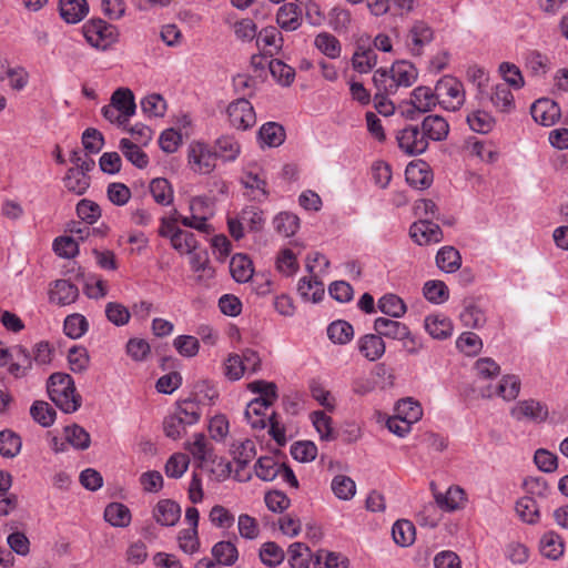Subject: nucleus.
<instances>
[{
  "mask_svg": "<svg viewBox=\"0 0 568 568\" xmlns=\"http://www.w3.org/2000/svg\"><path fill=\"white\" fill-rule=\"evenodd\" d=\"M418 77L415 65L408 61H396L389 71L378 69L373 75V82L377 90L386 94H395L399 88L413 85Z\"/></svg>",
  "mask_w": 568,
  "mask_h": 568,
  "instance_id": "obj_1",
  "label": "nucleus"
},
{
  "mask_svg": "<svg viewBox=\"0 0 568 568\" xmlns=\"http://www.w3.org/2000/svg\"><path fill=\"white\" fill-rule=\"evenodd\" d=\"M48 394L63 413H74L81 406L82 398L77 393L74 381L68 374H52L48 381Z\"/></svg>",
  "mask_w": 568,
  "mask_h": 568,
  "instance_id": "obj_2",
  "label": "nucleus"
},
{
  "mask_svg": "<svg viewBox=\"0 0 568 568\" xmlns=\"http://www.w3.org/2000/svg\"><path fill=\"white\" fill-rule=\"evenodd\" d=\"M81 29L88 44L99 51H106L119 41L118 27L100 18L88 20Z\"/></svg>",
  "mask_w": 568,
  "mask_h": 568,
  "instance_id": "obj_3",
  "label": "nucleus"
},
{
  "mask_svg": "<svg viewBox=\"0 0 568 568\" xmlns=\"http://www.w3.org/2000/svg\"><path fill=\"white\" fill-rule=\"evenodd\" d=\"M438 104L447 111H457L465 103L463 83L454 77H444L436 83Z\"/></svg>",
  "mask_w": 568,
  "mask_h": 568,
  "instance_id": "obj_4",
  "label": "nucleus"
},
{
  "mask_svg": "<svg viewBox=\"0 0 568 568\" xmlns=\"http://www.w3.org/2000/svg\"><path fill=\"white\" fill-rule=\"evenodd\" d=\"M241 183L244 187V196L250 201L262 203L268 197L265 172L256 164H248L244 170Z\"/></svg>",
  "mask_w": 568,
  "mask_h": 568,
  "instance_id": "obj_5",
  "label": "nucleus"
},
{
  "mask_svg": "<svg viewBox=\"0 0 568 568\" xmlns=\"http://www.w3.org/2000/svg\"><path fill=\"white\" fill-rule=\"evenodd\" d=\"M217 154L212 151L209 144L193 141L187 149V164L190 169L199 174L211 173L216 165Z\"/></svg>",
  "mask_w": 568,
  "mask_h": 568,
  "instance_id": "obj_6",
  "label": "nucleus"
},
{
  "mask_svg": "<svg viewBox=\"0 0 568 568\" xmlns=\"http://www.w3.org/2000/svg\"><path fill=\"white\" fill-rule=\"evenodd\" d=\"M231 126L237 130H247L256 123V114L253 105L246 99H237L231 102L226 109Z\"/></svg>",
  "mask_w": 568,
  "mask_h": 568,
  "instance_id": "obj_7",
  "label": "nucleus"
},
{
  "mask_svg": "<svg viewBox=\"0 0 568 568\" xmlns=\"http://www.w3.org/2000/svg\"><path fill=\"white\" fill-rule=\"evenodd\" d=\"M396 140L399 149L408 155L422 154L428 148L426 136L417 125L409 124L399 130Z\"/></svg>",
  "mask_w": 568,
  "mask_h": 568,
  "instance_id": "obj_8",
  "label": "nucleus"
},
{
  "mask_svg": "<svg viewBox=\"0 0 568 568\" xmlns=\"http://www.w3.org/2000/svg\"><path fill=\"white\" fill-rule=\"evenodd\" d=\"M409 235L418 245L438 243L443 240V232L439 225L427 219L413 223L409 229Z\"/></svg>",
  "mask_w": 568,
  "mask_h": 568,
  "instance_id": "obj_9",
  "label": "nucleus"
},
{
  "mask_svg": "<svg viewBox=\"0 0 568 568\" xmlns=\"http://www.w3.org/2000/svg\"><path fill=\"white\" fill-rule=\"evenodd\" d=\"M433 38V29L425 21L417 20L413 23L408 31L406 45L412 54L420 55L423 48L430 43Z\"/></svg>",
  "mask_w": 568,
  "mask_h": 568,
  "instance_id": "obj_10",
  "label": "nucleus"
},
{
  "mask_svg": "<svg viewBox=\"0 0 568 568\" xmlns=\"http://www.w3.org/2000/svg\"><path fill=\"white\" fill-rule=\"evenodd\" d=\"M510 414L518 422H544L548 416V408L535 399H525L518 402L511 408Z\"/></svg>",
  "mask_w": 568,
  "mask_h": 568,
  "instance_id": "obj_11",
  "label": "nucleus"
},
{
  "mask_svg": "<svg viewBox=\"0 0 568 568\" xmlns=\"http://www.w3.org/2000/svg\"><path fill=\"white\" fill-rule=\"evenodd\" d=\"M532 119L544 125L551 126L560 118V106L550 99H539L530 108Z\"/></svg>",
  "mask_w": 568,
  "mask_h": 568,
  "instance_id": "obj_12",
  "label": "nucleus"
},
{
  "mask_svg": "<svg viewBox=\"0 0 568 568\" xmlns=\"http://www.w3.org/2000/svg\"><path fill=\"white\" fill-rule=\"evenodd\" d=\"M374 329L382 338L404 341L410 337V331L406 324L387 317H377L374 321Z\"/></svg>",
  "mask_w": 568,
  "mask_h": 568,
  "instance_id": "obj_13",
  "label": "nucleus"
},
{
  "mask_svg": "<svg viewBox=\"0 0 568 568\" xmlns=\"http://www.w3.org/2000/svg\"><path fill=\"white\" fill-rule=\"evenodd\" d=\"M78 296V287L68 280H57L49 290L50 302L59 306L74 303Z\"/></svg>",
  "mask_w": 568,
  "mask_h": 568,
  "instance_id": "obj_14",
  "label": "nucleus"
},
{
  "mask_svg": "<svg viewBox=\"0 0 568 568\" xmlns=\"http://www.w3.org/2000/svg\"><path fill=\"white\" fill-rule=\"evenodd\" d=\"M357 347L359 353L371 362L379 359L386 349L383 338L377 333L359 337Z\"/></svg>",
  "mask_w": 568,
  "mask_h": 568,
  "instance_id": "obj_15",
  "label": "nucleus"
},
{
  "mask_svg": "<svg viewBox=\"0 0 568 568\" xmlns=\"http://www.w3.org/2000/svg\"><path fill=\"white\" fill-rule=\"evenodd\" d=\"M565 548L564 539L554 530L545 532L540 538V554L550 560H558L561 558L565 554Z\"/></svg>",
  "mask_w": 568,
  "mask_h": 568,
  "instance_id": "obj_16",
  "label": "nucleus"
},
{
  "mask_svg": "<svg viewBox=\"0 0 568 568\" xmlns=\"http://www.w3.org/2000/svg\"><path fill=\"white\" fill-rule=\"evenodd\" d=\"M297 292L304 301L317 303L324 296V283L318 275L313 273L311 276H303L297 284Z\"/></svg>",
  "mask_w": 568,
  "mask_h": 568,
  "instance_id": "obj_17",
  "label": "nucleus"
},
{
  "mask_svg": "<svg viewBox=\"0 0 568 568\" xmlns=\"http://www.w3.org/2000/svg\"><path fill=\"white\" fill-rule=\"evenodd\" d=\"M153 517L162 526H174L181 517V507L173 500L162 499L155 505Z\"/></svg>",
  "mask_w": 568,
  "mask_h": 568,
  "instance_id": "obj_18",
  "label": "nucleus"
},
{
  "mask_svg": "<svg viewBox=\"0 0 568 568\" xmlns=\"http://www.w3.org/2000/svg\"><path fill=\"white\" fill-rule=\"evenodd\" d=\"M59 11L67 23H78L89 13L87 0H60Z\"/></svg>",
  "mask_w": 568,
  "mask_h": 568,
  "instance_id": "obj_19",
  "label": "nucleus"
},
{
  "mask_svg": "<svg viewBox=\"0 0 568 568\" xmlns=\"http://www.w3.org/2000/svg\"><path fill=\"white\" fill-rule=\"evenodd\" d=\"M276 22L285 31H295L302 24V10L296 3H285L277 10Z\"/></svg>",
  "mask_w": 568,
  "mask_h": 568,
  "instance_id": "obj_20",
  "label": "nucleus"
},
{
  "mask_svg": "<svg viewBox=\"0 0 568 568\" xmlns=\"http://www.w3.org/2000/svg\"><path fill=\"white\" fill-rule=\"evenodd\" d=\"M422 131L427 141H443L449 133V124L440 115H428L423 120Z\"/></svg>",
  "mask_w": 568,
  "mask_h": 568,
  "instance_id": "obj_21",
  "label": "nucleus"
},
{
  "mask_svg": "<svg viewBox=\"0 0 568 568\" xmlns=\"http://www.w3.org/2000/svg\"><path fill=\"white\" fill-rule=\"evenodd\" d=\"M410 103L419 112H428L438 104L436 88L420 85L410 93Z\"/></svg>",
  "mask_w": 568,
  "mask_h": 568,
  "instance_id": "obj_22",
  "label": "nucleus"
},
{
  "mask_svg": "<svg viewBox=\"0 0 568 568\" xmlns=\"http://www.w3.org/2000/svg\"><path fill=\"white\" fill-rule=\"evenodd\" d=\"M282 33L275 27L263 28L258 34L256 43L262 45L265 50V54L273 57L280 53L283 48Z\"/></svg>",
  "mask_w": 568,
  "mask_h": 568,
  "instance_id": "obj_23",
  "label": "nucleus"
},
{
  "mask_svg": "<svg viewBox=\"0 0 568 568\" xmlns=\"http://www.w3.org/2000/svg\"><path fill=\"white\" fill-rule=\"evenodd\" d=\"M267 407L258 400H251L245 409L244 417L247 424L254 430H263L267 427L268 417Z\"/></svg>",
  "mask_w": 568,
  "mask_h": 568,
  "instance_id": "obj_24",
  "label": "nucleus"
},
{
  "mask_svg": "<svg viewBox=\"0 0 568 568\" xmlns=\"http://www.w3.org/2000/svg\"><path fill=\"white\" fill-rule=\"evenodd\" d=\"M490 101L495 109L503 113H509L515 109V98L506 83L493 87Z\"/></svg>",
  "mask_w": 568,
  "mask_h": 568,
  "instance_id": "obj_25",
  "label": "nucleus"
},
{
  "mask_svg": "<svg viewBox=\"0 0 568 568\" xmlns=\"http://www.w3.org/2000/svg\"><path fill=\"white\" fill-rule=\"evenodd\" d=\"M230 272L236 282L245 283L253 276V263L247 255L235 254L230 262Z\"/></svg>",
  "mask_w": 568,
  "mask_h": 568,
  "instance_id": "obj_26",
  "label": "nucleus"
},
{
  "mask_svg": "<svg viewBox=\"0 0 568 568\" xmlns=\"http://www.w3.org/2000/svg\"><path fill=\"white\" fill-rule=\"evenodd\" d=\"M425 329L436 339H445L453 333V325L448 317L429 315L425 318Z\"/></svg>",
  "mask_w": 568,
  "mask_h": 568,
  "instance_id": "obj_27",
  "label": "nucleus"
},
{
  "mask_svg": "<svg viewBox=\"0 0 568 568\" xmlns=\"http://www.w3.org/2000/svg\"><path fill=\"white\" fill-rule=\"evenodd\" d=\"M435 499L442 509L454 511L463 507L465 491L458 486H450L445 494H436Z\"/></svg>",
  "mask_w": 568,
  "mask_h": 568,
  "instance_id": "obj_28",
  "label": "nucleus"
},
{
  "mask_svg": "<svg viewBox=\"0 0 568 568\" xmlns=\"http://www.w3.org/2000/svg\"><path fill=\"white\" fill-rule=\"evenodd\" d=\"M258 140L263 146L276 148L285 140V131L275 122L263 124L258 131Z\"/></svg>",
  "mask_w": 568,
  "mask_h": 568,
  "instance_id": "obj_29",
  "label": "nucleus"
},
{
  "mask_svg": "<svg viewBox=\"0 0 568 568\" xmlns=\"http://www.w3.org/2000/svg\"><path fill=\"white\" fill-rule=\"evenodd\" d=\"M377 63L375 49L359 45L352 57L353 69L359 73H368Z\"/></svg>",
  "mask_w": 568,
  "mask_h": 568,
  "instance_id": "obj_30",
  "label": "nucleus"
},
{
  "mask_svg": "<svg viewBox=\"0 0 568 568\" xmlns=\"http://www.w3.org/2000/svg\"><path fill=\"white\" fill-rule=\"evenodd\" d=\"M64 187L77 195H82L90 186V176L79 169L70 168L63 178Z\"/></svg>",
  "mask_w": 568,
  "mask_h": 568,
  "instance_id": "obj_31",
  "label": "nucleus"
},
{
  "mask_svg": "<svg viewBox=\"0 0 568 568\" xmlns=\"http://www.w3.org/2000/svg\"><path fill=\"white\" fill-rule=\"evenodd\" d=\"M31 367V357L27 348L17 345L11 348L9 373L14 377H22Z\"/></svg>",
  "mask_w": 568,
  "mask_h": 568,
  "instance_id": "obj_32",
  "label": "nucleus"
},
{
  "mask_svg": "<svg viewBox=\"0 0 568 568\" xmlns=\"http://www.w3.org/2000/svg\"><path fill=\"white\" fill-rule=\"evenodd\" d=\"M436 264L442 271L454 273L462 265L460 253L453 246H443L436 254Z\"/></svg>",
  "mask_w": 568,
  "mask_h": 568,
  "instance_id": "obj_33",
  "label": "nucleus"
},
{
  "mask_svg": "<svg viewBox=\"0 0 568 568\" xmlns=\"http://www.w3.org/2000/svg\"><path fill=\"white\" fill-rule=\"evenodd\" d=\"M149 191L153 200L160 205H170L174 199L171 183L164 178H155L150 182Z\"/></svg>",
  "mask_w": 568,
  "mask_h": 568,
  "instance_id": "obj_34",
  "label": "nucleus"
},
{
  "mask_svg": "<svg viewBox=\"0 0 568 568\" xmlns=\"http://www.w3.org/2000/svg\"><path fill=\"white\" fill-rule=\"evenodd\" d=\"M231 453L236 466L245 468L256 455L255 443L251 439L234 442L231 447Z\"/></svg>",
  "mask_w": 568,
  "mask_h": 568,
  "instance_id": "obj_35",
  "label": "nucleus"
},
{
  "mask_svg": "<svg viewBox=\"0 0 568 568\" xmlns=\"http://www.w3.org/2000/svg\"><path fill=\"white\" fill-rule=\"evenodd\" d=\"M187 426L196 424L202 415V407L194 399H184L176 404L174 412Z\"/></svg>",
  "mask_w": 568,
  "mask_h": 568,
  "instance_id": "obj_36",
  "label": "nucleus"
},
{
  "mask_svg": "<svg viewBox=\"0 0 568 568\" xmlns=\"http://www.w3.org/2000/svg\"><path fill=\"white\" fill-rule=\"evenodd\" d=\"M104 518L114 527H126L131 523V513L125 505L111 503L105 507Z\"/></svg>",
  "mask_w": 568,
  "mask_h": 568,
  "instance_id": "obj_37",
  "label": "nucleus"
},
{
  "mask_svg": "<svg viewBox=\"0 0 568 568\" xmlns=\"http://www.w3.org/2000/svg\"><path fill=\"white\" fill-rule=\"evenodd\" d=\"M111 104L129 119L135 114L136 105L134 95L130 89L120 88L115 90L111 97Z\"/></svg>",
  "mask_w": 568,
  "mask_h": 568,
  "instance_id": "obj_38",
  "label": "nucleus"
},
{
  "mask_svg": "<svg viewBox=\"0 0 568 568\" xmlns=\"http://www.w3.org/2000/svg\"><path fill=\"white\" fill-rule=\"evenodd\" d=\"M212 555L220 566H233L239 558L236 546L231 541L224 540L213 546Z\"/></svg>",
  "mask_w": 568,
  "mask_h": 568,
  "instance_id": "obj_39",
  "label": "nucleus"
},
{
  "mask_svg": "<svg viewBox=\"0 0 568 568\" xmlns=\"http://www.w3.org/2000/svg\"><path fill=\"white\" fill-rule=\"evenodd\" d=\"M406 181L415 189L428 187L432 183V174L424 163L409 164L405 171Z\"/></svg>",
  "mask_w": 568,
  "mask_h": 568,
  "instance_id": "obj_40",
  "label": "nucleus"
},
{
  "mask_svg": "<svg viewBox=\"0 0 568 568\" xmlns=\"http://www.w3.org/2000/svg\"><path fill=\"white\" fill-rule=\"evenodd\" d=\"M248 389L252 393L258 394L260 397L254 400L263 403L267 408H270L277 398V387L274 383L255 381L248 385Z\"/></svg>",
  "mask_w": 568,
  "mask_h": 568,
  "instance_id": "obj_41",
  "label": "nucleus"
},
{
  "mask_svg": "<svg viewBox=\"0 0 568 568\" xmlns=\"http://www.w3.org/2000/svg\"><path fill=\"white\" fill-rule=\"evenodd\" d=\"M314 44L323 54L331 59H336L341 55L342 47L339 40L328 32L318 33L315 37Z\"/></svg>",
  "mask_w": 568,
  "mask_h": 568,
  "instance_id": "obj_42",
  "label": "nucleus"
},
{
  "mask_svg": "<svg viewBox=\"0 0 568 568\" xmlns=\"http://www.w3.org/2000/svg\"><path fill=\"white\" fill-rule=\"evenodd\" d=\"M516 513L520 519L527 524H536L539 520V507L531 496L521 497L516 503Z\"/></svg>",
  "mask_w": 568,
  "mask_h": 568,
  "instance_id": "obj_43",
  "label": "nucleus"
},
{
  "mask_svg": "<svg viewBox=\"0 0 568 568\" xmlns=\"http://www.w3.org/2000/svg\"><path fill=\"white\" fill-rule=\"evenodd\" d=\"M392 535L398 546H410L415 540V526L406 519L397 520L393 525Z\"/></svg>",
  "mask_w": 568,
  "mask_h": 568,
  "instance_id": "obj_44",
  "label": "nucleus"
},
{
  "mask_svg": "<svg viewBox=\"0 0 568 568\" xmlns=\"http://www.w3.org/2000/svg\"><path fill=\"white\" fill-rule=\"evenodd\" d=\"M120 150L128 161L139 169H144L149 163V156L129 139L120 141Z\"/></svg>",
  "mask_w": 568,
  "mask_h": 568,
  "instance_id": "obj_45",
  "label": "nucleus"
},
{
  "mask_svg": "<svg viewBox=\"0 0 568 568\" xmlns=\"http://www.w3.org/2000/svg\"><path fill=\"white\" fill-rule=\"evenodd\" d=\"M469 128L477 133H489L495 126V119L486 111L476 110L467 115Z\"/></svg>",
  "mask_w": 568,
  "mask_h": 568,
  "instance_id": "obj_46",
  "label": "nucleus"
},
{
  "mask_svg": "<svg viewBox=\"0 0 568 568\" xmlns=\"http://www.w3.org/2000/svg\"><path fill=\"white\" fill-rule=\"evenodd\" d=\"M378 308L382 313L399 318L406 313V304L395 294H385L378 300Z\"/></svg>",
  "mask_w": 568,
  "mask_h": 568,
  "instance_id": "obj_47",
  "label": "nucleus"
},
{
  "mask_svg": "<svg viewBox=\"0 0 568 568\" xmlns=\"http://www.w3.org/2000/svg\"><path fill=\"white\" fill-rule=\"evenodd\" d=\"M273 225L278 234L292 236L300 227V219L293 213L281 212L274 217Z\"/></svg>",
  "mask_w": 568,
  "mask_h": 568,
  "instance_id": "obj_48",
  "label": "nucleus"
},
{
  "mask_svg": "<svg viewBox=\"0 0 568 568\" xmlns=\"http://www.w3.org/2000/svg\"><path fill=\"white\" fill-rule=\"evenodd\" d=\"M88 320L79 313L68 315L64 320L63 331L70 338H80L88 332Z\"/></svg>",
  "mask_w": 568,
  "mask_h": 568,
  "instance_id": "obj_49",
  "label": "nucleus"
},
{
  "mask_svg": "<svg viewBox=\"0 0 568 568\" xmlns=\"http://www.w3.org/2000/svg\"><path fill=\"white\" fill-rule=\"evenodd\" d=\"M281 465L282 463L275 460L274 457H260L255 464V474L260 479L264 481H271L278 477Z\"/></svg>",
  "mask_w": 568,
  "mask_h": 568,
  "instance_id": "obj_50",
  "label": "nucleus"
},
{
  "mask_svg": "<svg viewBox=\"0 0 568 568\" xmlns=\"http://www.w3.org/2000/svg\"><path fill=\"white\" fill-rule=\"evenodd\" d=\"M327 335L335 344H346L354 336L353 326L346 321H335L327 327Z\"/></svg>",
  "mask_w": 568,
  "mask_h": 568,
  "instance_id": "obj_51",
  "label": "nucleus"
},
{
  "mask_svg": "<svg viewBox=\"0 0 568 568\" xmlns=\"http://www.w3.org/2000/svg\"><path fill=\"white\" fill-rule=\"evenodd\" d=\"M30 415L42 427H49L54 423L55 410L49 403L36 400L30 407Z\"/></svg>",
  "mask_w": 568,
  "mask_h": 568,
  "instance_id": "obj_52",
  "label": "nucleus"
},
{
  "mask_svg": "<svg viewBox=\"0 0 568 568\" xmlns=\"http://www.w3.org/2000/svg\"><path fill=\"white\" fill-rule=\"evenodd\" d=\"M260 558L264 565L276 567L285 559V552L276 542L267 541L261 546Z\"/></svg>",
  "mask_w": 568,
  "mask_h": 568,
  "instance_id": "obj_53",
  "label": "nucleus"
},
{
  "mask_svg": "<svg viewBox=\"0 0 568 568\" xmlns=\"http://www.w3.org/2000/svg\"><path fill=\"white\" fill-rule=\"evenodd\" d=\"M272 77L282 85L288 87L295 79V70L282 60L273 59L268 62Z\"/></svg>",
  "mask_w": 568,
  "mask_h": 568,
  "instance_id": "obj_54",
  "label": "nucleus"
},
{
  "mask_svg": "<svg viewBox=\"0 0 568 568\" xmlns=\"http://www.w3.org/2000/svg\"><path fill=\"white\" fill-rule=\"evenodd\" d=\"M423 293L425 298L434 304H442L449 297V290L443 281H427Z\"/></svg>",
  "mask_w": 568,
  "mask_h": 568,
  "instance_id": "obj_55",
  "label": "nucleus"
},
{
  "mask_svg": "<svg viewBox=\"0 0 568 568\" xmlns=\"http://www.w3.org/2000/svg\"><path fill=\"white\" fill-rule=\"evenodd\" d=\"M215 148L216 151L214 152L224 161H234L240 154L239 142L230 135L219 138L215 142Z\"/></svg>",
  "mask_w": 568,
  "mask_h": 568,
  "instance_id": "obj_56",
  "label": "nucleus"
},
{
  "mask_svg": "<svg viewBox=\"0 0 568 568\" xmlns=\"http://www.w3.org/2000/svg\"><path fill=\"white\" fill-rule=\"evenodd\" d=\"M21 438L11 430L0 432V455L12 458L20 453Z\"/></svg>",
  "mask_w": 568,
  "mask_h": 568,
  "instance_id": "obj_57",
  "label": "nucleus"
},
{
  "mask_svg": "<svg viewBox=\"0 0 568 568\" xmlns=\"http://www.w3.org/2000/svg\"><path fill=\"white\" fill-rule=\"evenodd\" d=\"M64 435L67 442L77 449L84 450L90 446V434L79 425L67 426Z\"/></svg>",
  "mask_w": 568,
  "mask_h": 568,
  "instance_id": "obj_58",
  "label": "nucleus"
},
{
  "mask_svg": "<svg viewBox=\"0 0 568 568\" xmlns=\"http://www.w3.org/2000/svg\"><path fill=\"white\" fill-rule=\"evenodd\" d=\"M288 562L293 568H308L310 548L303 542H294L288 547Z\"/></svg>",
  "mask_w": 568,
  "mask_h": 568,
  "instance_id": "obj_59",
  "label": "nucleus"
},
{
  "mask_svg": "<svg viewBox=\"0 0 568 568\" xmlns=\"http://www.w3.org/2000/svg\"><path fill=\"white\" fill-rule=\"evenodd\" d=\"M276 268L285 276H292L298 271L297 257L291 248H283L278 252Z\"/></svg>",
  "mask_w": 568,
  "mask_h": 568,
  "instance_id": "obj_60",
  "label": "nucleus"
},
{
  "mask_svg": "<svg viewBox=\"0 0 568 568\" xmlns=\"http://www.w3.org/2000/svg\"><path fill=\"white\" fill-rule=\"evenodd\" d=\"M332 490L335 496L343 500H349L356 493L355 481L347 476L337 475L332 480Z\"/></svg>",
  "mask_w": 568,
  "mask_h": 568,
  "instance_id": "obj_61",
  "label": "nucleus"
},
{
  "mask_svg": "<svg viewBox=\"0 0 568 568\" xmlns=\"http://www.w3.org/2000/svg\"><path fill=\"white\" fill-rule=\"evenodd\" d=\"M189 453L200 463L211 457L212 447L203 434H195L194 439L186 444Z\"/></svg>",
  "mask_w": 568,
  "mask_h": 568,
  "instance_id": "obj_62",
  "label": "nucleus"
},
{
  "mask_svg": "<svg viewBox=\"0 0 568 568\" xmlns=\"http://www.w3.org/2000/svg\"><path fill=\"white\" fill-rule=\"evenodd\" d=\"M395 410L397 416L413 423L418 422L423 415L420 405L412 398L400 399Z\"/></svg>",
  "mask_w": 568,
  "mask_h": 568,
  "instance_id": "obj_63",
  "label": "nucleus"
},
{
  "mask_svg": "<svg viewBox=\"0 0 568 568\" xmlns=\"http://www.w3.org/2000/svg\"><path fill=\"white\" fill-rule=\"evenodd\" d=\"M171 245L180 254H192L197 246V241L193 233L181 230L173 236Z\"/></svg>",
  "mask_w": 568,
  "mask_h": 568,
  "instance_id": "obj_64",
  "label": "nucleus"
}]
</instances>
